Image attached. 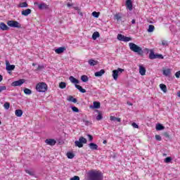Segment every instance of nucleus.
<instances>
[{"label":"nucleus","mask_w":180,"mask_h":180,"mask_svg":"<svg viewBox=\"0 0 180 180\" xmlns=\"http://www.w3.org/2000/svg\"><path fill=\"white\" fill-rule=\"evenodd\" d=\"M87 175L89 180H103V174L101 171L91 170Z\"/></svg>","instance_id":"1"},{"label":"nucleus","mask_w":180,"mask_h":180,"mask_svg":"<svg viewBox=\"0 0 180 180\" xmlns=\"http://www.w3.org/2000/svg\"><path fill=\"white\" fill-rule=\"evenodd\" d=\"M129 46L131 51H133L134 53H136L139 56H141V54L143 53V49H141V47L139 46L133 42H130L129 44Z\"/></svg>","instance_id":"2"},{"label":"nucleus","mask_w":180,"mask_h":180,"mask_svg":"<svg viewBox=\"0 0 180 180\" xmlns=\"http://www.w3.org/2000/svg\"><path fill=\"white\" fill-rule=\"evenodd\" d=\"M36 89L38 92H46L47 91V84L44 82L38 83Z\"/></svg>","instance_id":"3"},{"label":"nucleus","mask_w":180,"mask_h":180,"mask_svg":"<svg viewBox=\"0 0 180 180\" xmlns=\"http://www.w3.org/2000/svg\"><path fill=\"white\" fill-rule=\"evenodd\" d=\"M124 71V69H122L120 68H117V70H112V78L115 79V81H117V78H119V75L122 74Z\"/></svg>","instance_id":"4"},{"label":"nucleus","mask_w":180,"mask_h":180,"mask_svg":"<svg viewBox=\"0 0 180 180\" xmlns=\"http://www.w3.org/2000/svg\"><path fill=\"white\" fill-rule=\"evenodd\" d=\"M7 25L10 27H17L18 29H20V27H22V25H20V23H19L18 21L15 20L8 21Z\"/></svg>","instance_id":"5"},{"label":"nucleus","mask_w":180,"mask_h":180,"mask_svg":"<svg viewBox=\"0 0 180 180\" xmlns=\"http://www.w3.org/2000/svg\"><path fill=\"white\" fill-rule=\"evenodd\" d=\"M117 39L120 40V41H131V38L126 37L122 34H118Z\"/></svg>","instance_id":"6"},{"label":"nucleus","mask_w":180,"mask_h":180,"mask_svg":"<svg viewBox=\"0 0 180 180\" xmlns=\"http://www.w3.org/2000/svg\"><path fill=\"white\" fill-rule=\"evenodd\" d=\"M26 82L25 79H20L11 83V86H22L23 83Z\"/></svg>","instance_id":"7"},{"label":"nucleus","mask_w":180,"mask_h":180,"mask_svg":"<svg viewBox=\"0 0 180 180\" xmlns=\"http://www.w3.org/2000/svg\"><path fill=\"white\" fill-rule=\"evenodd\" d=\"M6 70L7 71H13V70H15V65H11L9 63V61L6 60Z\"/></svg>","instance_id":"8"},{"label":"nucleus","mask_w":180,"mask_h":180,"mask_svg":"<svg viewBox=\"0 0 180 180\" xmlns=\"http://www.w3.org/2000/svg\"><path fill=\"white\" fill-rule=\"evenodd\" d=\"M34 5H37L39 9L43 10V9H47L49 8V6L44 3L39 4L37 2L34 3Z\"/></svg>","instance_id":"9"},{"label":"nucleus","mask_w":180,"mask_h":180,"mask_svg":"<svg viewBox=\"0 0 180 180\" xmlns=\"http://www.w3.org/2000/svg\"><path fill=\"white\" fill-rule=\"evenodd\" d=\"M126 6L129 11H133V4L131 3V0H127Z\"/></svg>","instance_id":"10"},{"label":"nucleus","mask_w":180,"mask_h":180,"mask_svg":"<svg viewBox=\"0 0 180 180\" xmlns=\"http://www.w3.org/2000/svg\"><path fill=\"white\" fill-rule=\"evenodd\" d=\"M32 13V10L30 8H27L21 12L22 16H29Z\"/></svg>","instance_id":"11"},{"label":"nucleus","mask_w":180,"mask_h":180,"mask_svg":"<svg viewBox=\"0 0 180 180\" xmlns=\"http://www.w3.org/2000/svg\"><path fill=\"white\" fill-rule=\"evenodd\" d=\"M160 57H162V55H157V54L153 53V52H151L149 54V58L150 60H154L155 58H160Z\"/></svg>","instance_id":"12"},{"label":"nucleus","mask_w":180,"mask_h":180,"mask_svg":"<svg viewBox=\"0 0 180 180\" xmlns=\"http://www.w3.org/2000/svg\"><path fill=\"white\" fill-rule=\"evenodd\" d=\"M45 143L48 144V146H56V140L54 139H46Z\"/></svg>","instance_id":"13"},{"label":"nucleus","mask_w":180,"mask_h":180,"mask_svg":"<svg viewBox=\"0 0 180 180\" xmlns=\"http://www.w3.org/2000/svg\"><path fill=\"white\" fill-rule=\"evenodd\" d=\"M69 79L70 82H72V84H75V85H77V84H79V81L75 77H74L73 76H70L69 77Z\"/></svg>","instance_id":"14"},{"label":"nucleus","mask_w":180,"mask_h":180,"mask_svg":"<svg viewBox=\"0 0 180 180\" xmlns=\"http://www.w3.org/2000/svg\"><path fill=\"white\" fill-rule=\"evenodd\" d=\"M65 51V48L64 47H59L55 50V52L56 54H61L62 53H64Z\"/></svg>","instance_id":"15"},{"label":"nucleus","mask_w":180,"mask_h":180,"mask_svg":"<svg viewBox=\"0 0 180 180\" xmlns=\"http://www.w3.org/2000/svg\"><path fill=\"white\" fill-rule=\"evenodd\" d=\"M146 68L143 65H139V74H141V75H146Z\"/></svg>","instance_id":"16"},{"label":"nucleus","mask_w":180,"mask_h":180,"mask_svg":"<svg viewBox=\"0 0 180 180\" xmlns=\"http://www.w3.org/2000/svg\"><path fill=\"white\" fill-rule=\"evenodd\" d=\"M170 75H171V69L167 68L163 70V75H165V77H168Z\"/></svg>","instance_id":"17"},{"label":"nucleus","mask_w":180,"mask_h":180,"mask_svg":"<svg viewBox=\"0 0 180 180\" xmlns=\"http://www.w3.org/2000/svg\"><path fill=\"white\" fill-rule=\"evenodd\" d=\"M103 74H105V70H101L98 72H96L94 73L95 77H102V75H103Z\"/></svg>","instance_id":"18"},{"label":"nucleus","mask_w":180,"mask_h":180,"mask_svg":"<svg viewBox=\"0 0 180 180\" xmlns=\"http://www.w3.org/2000/svg\"><path fill=\"white\" fill-rule=\"evenodd\" d=\"M0 29H1V30H8L9 29V27H8V25H6L5 23L1 22Z\"/></svg>","instance_id":"19"},{"label":"nucleus","mask_w":180,"mask_h":180,"mask_svg":"<svg viewBox=\"0 0 180 180\" xmlns=\"http://www.w3.org/2000/svg\"><path fill=\"white\" fill-rule=\"evenodd\" d=\"M15 116H17V117H22V115H23V111H22V110H16L15 112Z\"/></svg>","instance_id":"20"},{"label":"nucleus","mask_w":180,"mask_h":180,"mask_svg":"<svg viewBox=\"0 0 180 180\" xmlns=\"http://www.w3.org/2000/svg\"><path fill=\"white\" fill-rule=\"evenodd\" d=\"M89 148H91V150H98V145H96L94 143H91L89 144Z\"/></svg>","instance_id":"21"},{"label":"nucleus","mask_w":180,"mask_h":180,"mask_svg":"<svg viewBox=\"0 0 180 180\" xmlns=\"http://www.w3.org/2000/svg\"><path fill=\"white\" fill-rule=\"evenodd\" d=\"M75 88H77V89H79V91L82 92V94H85V92H86V90H85V89H83L82 86L78 84H75Z\"/></svg>","instance_id":"22"},{"label":"nucleus","mask_w":180,"mask_h":180,"mask_svg":"<svg viewBox=\"0 0 180 180\" xmlns=\"http://www.w3.org/2000/svg\"><path fill=\"white\" fill-rule=\"evenodd\" d=\"M154 30H155V27H154V25H150L147 30L148 33H153V32H154Z\"/></svg>","instance_id":"23"},{"label":"nucleus","mask_w":180,"mask_h":180,"mask_svg":"<svg viewBox=\"0 0 180 180\" xmlns=\"http://www.w3.org/2000/svg\"><path fill=\"white\" fill-rule=\"evenodd\" d=\"M110 120H111V122H122V120H120V118H117L115 116H110Z\"/></svg>","instance_id":"24"},{"label":"nucleus","mask_w":180,"mask_h":180,"mask_svg":"<svg viewBox=\"0 0 180 180\" xmlns=\"http://www.w3.org/2000/svg\"><path fill=\"white\" fill-rule=\"evenodd\" d=\"M75 146L79 147V148L84 147V144L81 141H79H79H75Z\"/></svg>","instance_id":"25"},{"label":"nucleus","mask_w":180,"mask_h":180,"mask_svg":"<svg viewBox=\"0 0 180 180\" xmlns=\"http://www.w3.org/2000/svg\"><path fill=\"white\" fill-rule=\"evenodd\" d=\"M89 65L94 66V65H96V64H98V61L94 60V59H90L88 61Z\"/></svg>","instance_id":"26"},{"label":"nucleus","mask_w":180,"mask_h":180,"mask_svg":"<svg viewBox=\"0 0 180 180\" xmlns=\"http://www.w3.org/2000/svg\"><path fill=\"white\" fill-rule=\"evenodd\" d=\"M94 105V108L95 109H99V108H101V103L98 102V101H94L93 103Z\"/></svg>","instance_id":"27"},{"label":"nucleus","mask_w":180,"mask_h":180,"mask_svg":"<svg viewBox=\"0 0 180 180\" xmlns=\"http://www.w3.org/2000/svg\"><path fill=\"white\" fill-rule=\"evenodd\" d=\"M81 79L82 82H88V81L89 80V78L86 75H82L81 77Z\"/></svg>","instance_id":"28"},{"label":"nucleus","mask_w":180,"mask_h":180,"mask_svg":"<svg viewBox=\"0 0 180 180\" xmlns=\"http://www.w3.org/2000/svg\"><path fill=\"white\" fill-rule=\"evenodd\" d=\"M68 101H69V102H73V103H77V98H73L72 96L68 98Z\"/></svg>","instance_id":"29"},{"label":"nucleus","mask_w":180,"mask_h":180,"mask_svg":"<svg viewBox=\"0 0 180 180\" xmlns=\"http://www.w3.org/2000/svg\"><path fill=\"white\" fill-rule=\"evenodd\" d=\"M160 88L162 91H163L165 93L167 92V86L164 84H160Z\"/></svg>","instance_id":"30"},{"label":"nucleus","mask_w":180,"mask_h":180,"mask_svg":"<svg viewBox=\"0 0 180 180\" xmlns=\"http://www.w3.org/2000/svg\"><path fill=\"white\" fill-rule=\"evenodd\" d=\"M100 34L98 32H95L93 34H92V39L93 40H96V39L98 37H99Z\"/></svg>","instance_id":"31"},{"label":"nucleus","mask_w":180,"mask_h":180,"mask_svg":"<svg viewBox=\"0 0 180 180\" xmlns=\"http://www.w3.org/2000/svg\"><path fill=\"white\" fill-rule=\"evenodd\" d=\"M27 6H28V5H27V3H26V2L20 3L18 5V8H27Z\"/></svg>","instance_id":"32"},{"label":"nucleus","mask_w":180,"mask_h":180,"mask_svg":"<svg viewBox=\"0 0 180 180\" xmlns=\"http://www.w3.org/2000/svg\"><path fill=\"white\" fill-rule=\"evenodd\" d=\"M66 86L67 84H65V82H61L59 84V88H60L61 89H64Z\"/></svg>","instance_id":"33"},{"label":"nucleus","mask_w":180,"mask_h":180,"mask_svg":"<svg viewBox=\"0 0 180 180\" xmlns=\"http://www.w3.org/2000/svg\"><path fill=\"white\" fill-rule=\"evenodd\" d=\"M156 130H158V131L164 130V126H162V124H158L156 125Z\"/></svg>","instance_id":"34"},{"label":"nucleus","mask_w":180,"mask_h":180,"mask_svg":"<svg viewBox=\"0 0 180 180\" xmlns=\"http://www.w3.org/2000/svg\"><path fill=\"white\" fill-rule=\"evenodd\" d=\"M24 94H25V95H32V90L29 89H25Z\"/></svg>","instance_id":"35"},{"label":"nucleus","mask_w":180,"mask_h":180,"mask_svg":"<svg viewBox=\"0 0 180 180\" xmlns=\"http://www.w3.org/2000/svg\"><path fill=\"white\" fill-rule=\"evenodd\" d=\"M79 140L82 144H86V139L84 138L83 136L80 137Z\"/></svg>","instance_id":"36"},{"label":"nucleus","mask_w":180,"mask_h":180,"mask_svg":"<svg viewBox=\"0 0 180 180\" xmlns=\"http://www.w3.org/2000/svg\"><path fill=\"white\" fill-rule=\"evenodd\" d=\"M25 172H26V174H28L31 176H34V172L33 171L27 169V170H25Z\"/></svg>","instance_id":"37"},{"label":"nucleus","mask_w":180,"mask_h":180,"mask_svg":"<svg viewBox=\"0 0 180 180\" xmlns=\"http://www.w3.org/2000/svg\"><path fill=\"white\" fill-rule=\"evenodd\" d=\"M10 107H11V104L8 102L5 103L4 105V108L6 110H8V109H9Z\"/></svg>","instance_id":"38"},{"label":"nucleus","mask_w":180,"mask_h":180,"mask_svg":"<svg viewBox=\"0 0 180 180\" xmlns=\"http://www.w3.org/2000/svg\"><path fill=\"white\" fill-rule=\"evenodd\" d=\"M67 157L72 160V158H74V153L69 152L67 153Z\"/></svg>","instance_id":"39"},{"label":"nucleus","mask_w":180,"mask_h":180,"mask_svg":"<svg viewBox=\"0 0 180 180\" xmlns=\"http://www.w3.org/2000/svg\"><path fill=\"white\" fill-rule=\"evenodd\" d=\"M71 109H72V112H75L76 113H78V112H79V110L78 109V108H77L75 106H72Z\"/></svg>","instance_id":"40"},{"label":"nucleus","mask_w":180,"mask_h":180,"mask_svg":"<svg viewBox=\"0 0 180 180\" xmlns=\"http://www.w3.org/2000/svg\"><path fill=\"white\" fill-rule=\"evenodd\" d=\"M92 15L94 16V18H99V13H98L96 11H94L92 13Z\"/></svg>","instance_id":"41"},{"label":"nucleus","mask_w":180,"mask_h":180,"mask_svg":"<svg viewBox=\"0 0 180 180\" xmlns=\"http://www.w3.org/2000/svg\"><path fill=\"white\" fill-rule=\"evenodd\" d=\"M162 46H163L164 47H167V46H168V41H167L165 40H162Z\"/></svg>","instance_id":"42"},{"label":"nucleus","mask_w":180,"mask_h":180,"mask_svg":"<svg viewBox=\"0 0 180 180\" xmlns=\"http://www.w3.org/2000/svg\"><path fill=\"white\" fill-rule=\"evenodd\" d=\"M172 158H171V157H168V158H166L165 160V162H171Z\"/></svg>","instance_id":"43"},{"label":"nucleus","mask_w":180,"mask_h":180,"mask_svg":"<svg viewBox=\"0 0 180 180\" xmlns=\"http://www.w3.org/2000/svg\"><path fill=\"white\" fill-rule=\"evenodd\" d=\"M2 91H6V86H0V94Z\"/></svg>","instance_id":"44"},{"label":"nucleus","mask_w":180,"mask_h":180,"mask_svg":"<svg viewBox=\"0 0 180 180\" xmlns=\"http://www.w3.org/2000/svg\"><path fill=\"white\" fill-rule=\"evenodd\" d=\"M115 18L117 20H120V19H122V16H120L119 14H116L115 15Z\"/></svg>","instance_id":"45"},{"label":"nucleus","mask_w":180,"mask_h":180,"mask_svg":"<svg viewBox=\"0 0 180 180\" xmlns=\"http://www.w3.org/2000/svg\"><path fill=\"white\" fill-rule=\"evenodd\" d=\"M103 117H102V115L98 114L96 117V120H102Z\"/></svg>","instance_id":"46"},{"label":"nucleus","mask_w":180,"mask_h":180,"mask_svg":"<svg viewBox=\"0 0 180 180\" xmlns=\"http://www.w3.org/2000/svg\"><path fill=\"white\" fill-rule=\"evenodd\" d=\"M132 127H134V129H139V125L137 124H136V122H133L131 124Z\"/></svg>","instance_id":"47"},{"label":"nucleus","mask_w":180,"mask_h":180,"mask_svg":"<svg viewBox=\"0 0 180 180\" xmlns=\"http://www.w3.org/2000/svg\"><path fill=\"white\" fill-rule=\"evenodd\" d=\"M70 180H79V176H75L70 178Z\"/></svg>","instance_id":"48"},{"label":"nucleus","mask_w":180,"mask_h":180,"mask_svg":"<svg viewBox=\"0 0 180 180\" xmlns=\"http://www.w3.org/2000/svg\"><path fill=\"white\" fill-rule=\"evenodd\" d=\"M155 139H156V140H158V141H161V140H162L161 136H160V135H155Z\"/></svg>","instance_id":"49"},{"label":"nucleus","mask_w":180,"mask_h":180,"mask_svg":"<svg viewBox=\"0 0 180 180\" xmlns=\"http://www.w3.org/2000/svg\"><path fill=\"white\" fill-rule=\"evenodd\" d=\"M176 78H180V70L175 73Z\"/></svg>","instance_id":"50"},{"label":"nucleus","mask_w":180,"mask_h":180,"mask_svg":"<svg viewBox=\"0 0 180 180\" xmlns=\"http://www.w3.org/2000/svg\"><path fill=\"white\" fill-rule=\"evenodd\" d=\"M87 136L89 137V141H92V140H94V137L91 135L88 134Z\"/></svg>","instance_id":"51"},{"label":"nucleus","mask_w":180,"mask_h":180,"mask_svg":"<svg viewBox=\"0 0 180 180\" xmlns=\"http://www.w3.org/2000/svg\"><path fill=\"white\" fill-rule=\"evenodd\" d=\"M131 23H132V25H134V23H136V20H132Z\"/></svg>","instance_id":"52"},{"label":"nucleus","mask_w":180,"mask_h":180,"mask_svg":"<svg viewBox=\"0 0 180 180\" xmlns=\"http://www.w3.org/2000/svg\"><path fill=\"white\" fill-rule=\"evenodd\" d=\"M2 79H4V77L0 75V82L2 81Z\"/></svg>","instance_id":"53"},{"label":"nucleus","mask_w":180,"mask_h":180,"mask_svg":"<svg viewBox=\"0 0 180 180\" xmlns=\"http://www.w3.org/2000/svg\"><path fill=\"white\" fill-rule=\"evenodd\" d=\"M127 105H129V106H131L133 104L130 102H127Z\"/></svg>","instance_id":"54"},{"label":"nucleus","mask_w":180,"mask_h":180,"mask_svg":"<svg viewBox=\"0 0 180 180\" xmlns=\"http://www.w3.org/2000/svg\"><path fill=\"white\" fill-rule=\"evenodd\" d=\"M68 8H70V6H72V4L68 3Z\"/></svg>","instance_id":"55"},{"label":"nucleus","mask_w":180,"mask_h":180,"mask_svg":"<svg viewBox=\"0 0 180 180\" xmlns=\"http://www.w3.org/2000/svg\"><path fill=\"white\" fill-rule=\"evenodd\" d=\"M177 96H179V98H180V91H179V92L177 93Z\"/></svg>","instance_id":"56"},{"label":"nucleus","mask_w":180,"mask_h":180,"mask_svg":"<svg viewBox=\"0 0 180 180\" xmlns=\"http://www.w3.org/2000/svg\"><path fill=\"white\" fill-rule=\"evenodd\" d=\"M38 68H39V70H40V68H41V66L39 65Z\"/></svg>","instance_id":"57"},{"label":"nucleus","mask_w":180,"mask_h":180,"mask_svg":"<svg viewBox=\"0 0 180 180\" xmlns=\"http://www.w3.org/2000/svg\"><path fill=\"white\" fill-rule=\"evenodd\" d=\"M32 65H33V66L36 65V63H33Z\"/></svg>","instance_id":"58"},{"label":"nucleus","mask_w":180,"mask_h":180,"mask_svg":"<svg viewBox=\"0 0 180 180\" xmlns=\"http://www.w3.org/2000/svg\"><path fill=\"white\" fill-rule=\"evenodd\" d=\"M103 143H106V141H104Z\"/></svg>","instance_id":"59"},{"label":"nucleus","mask_w":180,"mask_h":180,"mask_svg":"<svg viewBox=\"0 0 180 180\" xmlns=\"http://www.w3.org/2000/svg\"><path fill=\"white\" fill-rule=\"evenodd\" d=\"M0 124H1V121H0Z\"/></svg>","instance_id":"60"}]
</instances>
